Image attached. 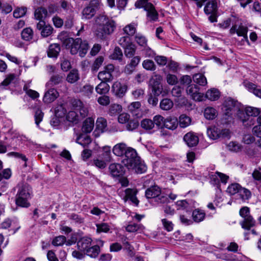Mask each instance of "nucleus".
Listing matches in <instances>:
<instances>
[{
	"mask_svg": "<svg viewBox=\"0 0 261 261\" xmlns=\"http://www.w3.org/2000/svg\"><path fill=\"white\" fill-rule=\"evenodd\" d=\"M112 150L115 155L123 157L122 162L129 170L137 174H142L146 171V165L138 156L136 150L127 146L125 143L116 144Z\"/></svg>",
	"mask_w": 261,
	"mask_h": 261,
	"instance_id": "obj_1",
	"label": "nucleus"
},
{
	"mask_svg": "<svg viewBox=\"0 0 261 261\" xmlns=\"http://www.w3.org/2000/svg\"><path fill=\"white\" fill-rule=\"evenodd\" d=\"M58 39L61 41L66 48L69 49L70 53L75 55L77 53L81 57H84L87 54L89 46L86 40L77 38L74 39L67 36L66 33L62 32L58 35Z\"/></svg>",
	"mask_w": 261,
	"mask_h": 261,
	"instance_id": "obj_2",
	"label": "nucleus"
},
{
	"mask_svg": "<svg viewBox=\"0 0 261 261\" xmlns=\"http://www.w3.org/2000/svg\"><path fill=\"white\" fill-rule=\"evenodd\" d=\"M222 109L225 122L228 123L231 119L238 118L239 114L243 110V106L237 101L228 98L224 101Z\"/></svg>",
	"mask_w": 261,
	"mask_h": 261,
	"instance_id": "obj_3",
	"label": "nucleus"
},
{
	"mask_svg": "<svg viewBox=\"0 0 261 261\" xmlns=\"http://www.w3.org/2000/svg\"><path fill=\"white\" fill-rule=\"evenodd\" d=\"M222 109L225 122L228 123L231 119L238 118L239 114L243 110V106L237 101L228 98L224 101Z\"/></svg>",
	"mask_w": 261,
	"mask_h": 261,
	"instance_id": "obj_4",
	"label": "nucleus"
},
{
	"mask_svg": "<svg viewBox=\"0 0 261 261\" xmlns=\"http://www.w3.org/2000/svg\"><path fill=\"white\" fill-rule=\"evenodd\" d=\"M17 188L16 204L22 207H29L30 206L29 200L31 198L32 194L31 187L26 184L21 183L18 184Z\"/></svg>",
	"mask_w": 261,
	"mask_h": 261,
	"instance_id": "obj_5",
	"label": "nucleus"
},
{
	"mask_svg": "<svg viewBox=\"0 0 261 261\" xmlns=\"http://www.w3.org/2000/svg\"><path fill=\"white\" fill-rule=\"evenodd\" d=\"M88 108L83 106L81 101H78L76 102V106H74L72 110L67 113L66 118L68 121L77 124L88 115Z\"/></svg>",
	"mask_w": 261,
	"mask_h": 261,
	"instance_id": "obj_6",
	"label": "nucleus"
},
{
	"mask_svg": "<svg viewBox=\"0 0 261 261\" xmlns=\"http://www.w3.org/2000/svg\"><path fill=\"white\" fill-rule=\"evenodd\" d=\"M147 198H152L158 203H165L168 202L166 195L161 193L160 188L157 186H154L148 188L145 192Z\"/></svg>",
	"mask_w": 261,
	"mask_h": 261,
	"instance_id": "obj_7",
	"label": "nucleus"
},
{
	"mask_svg": "<svg viewBox=\"0 0 261 261\" xmlns=\"http://www.w3.org/2000/svg\"><path fill=\"white\" fill-rule=\"evenodd\" d=\"M148 0H137L135 3L137 8H144L147 12V16L151 20H155L158 19V13L153 5L148 2Z\"/></svg>",
	"mask_w": 261,
	"mask_h": 261,
	"instance_id": "obj_8",
	"label": "nucleus"
},
{
	"mask_svg": "<svg viewBox=\"0 0 261 261\" xmlns=\"http://www.w3.org/2000/svg\"><path fill=\"white\" fill-rule=\"evenodd\" d=\"M240 216L244 218V221L241 222L242 228L246 229H249L252 227L255 221L253 218L250 215L249 208L247 206L242 207L240 210Z\"/></svg>",
	"mask_w": 261,
	"mask_h": 261,
	"instance_id": "obj_9",
	"label": "nucleus"
},
{
	"mask_svg": "<svg viewBox=\"0 0 261 261\" xmlns=\"http://www.w3.org/2000/svg\"><path fill=\"white\" fill-rule=\"evenodd\" d=\"M99 0H91L88 6L85 8L82 12L83 19H89L91 18L95 14L96 9L100 5Z\"/></svg>",
	"mask_w": 261,
	"mask_h": 261,
	"instance_id": "obj_10",
	"label": "nucleus"
},
{
	"mask_svg": "<svg viewBox=\"0 0 261 261\" xmlns=\"http://www.w3.org/2000/svg\"><path fill=\"white\" fill-rule=\"evenodd\" d=\"M230 131L228 129H219L216 127H212L207 129L208 137L213 140H216L220 137H227L229 136Z\"/></svg>",
	"mask_w": 261,
	"mask_h": 261,
	"instance_id": "obj_11",
	"label": "nucleus"
},
{
	"mask_svg": "<svg viewBox=\"0 0 261 261\" xmlns=\"http://www.w3.org/2000/svg\"><path fill=\"white\" fill-rule=\"evenodd\" d=\"M114 71V66L112 64H109L105 67L102 71L98 74V79L104 82H110L113 79L112 73Z\"/></svg>",
	"mask_w": 261,
	"mask_h": 261,
	"instance_id": "obj_12",
	"label": "nucleus"
},
{
	"mask_svg": "<svg viewBox=\"0 0 261 261\" xmlns=\"http://www.w3.org/2000/svg\"><path fill=\"white\" fill-rule=\"evenodd\" d=\"M187 93L194 100L201 101L203 99V94L199 92V88L194 84L189 85L186 89Z\"/></svg>",
	"mask_w": 261,
	"mask_h": 261,
	"instance_id": "obj_13",
	"label": "nucleus"
},
{
	"mask_svg": "<svg viewBox=\"0 0 261 261\" xmlns=\"http://www.w3.org/2000/svg\"><path fill=\"white\" fill-rule=\"evenodd\" d=\"M128 110L133 116L137 118L141 117L143 115L141 104L139 101L132 102L128 106Z\"/></svg>",
	"mask_w": 261,
	"mask_h": 261,
	"instance_id": "obj_14",
	"label": "nucleus"
},
{
	"mask_svg": "<svg viewBox=\"0 0 261 261\" xmlns=\"http://www.w3.org/2000/svg\"><path fill=\"white\" fill-rule=\"evenodd\" d=\"M37 28L41 31V35L43 37L50 36L54 30L53 28L48 24H46L44 21H40L37 24Z\"/></svg>",
	"mask_w": 261,
	"mask_h": 261,
	"instance_id": "obj_15",
	"label": "nucleus"
},
{
	"mask_svg": "<svg viewBox=\"0 0 261 261\" xmlns=\"http://www.w3.org/2000/svg\"><path fill=\"white\" fill-rule=\"evenodd\" d=\"M1 227L2 228L7 229L11 227V229L13 233H15L20 228L19 222L17 219L11 220L7 218L2 223Z\"/></svg>",
	"mask_w": 261,
	"mask_h": 261,
	"instance_id": "obj_16",
	"label": "nucleus"
},
{
	"mask_svg": "<svg viewBox=\"0 0 261 261\" xmlns=\"http://www.w3.org/2000/svg\"><path fill=\"white\" fill-rule=\"evenodd\" d=\"M247 32L248 28L247 27L244 25H234L232 27V28L230 30V33L231 34H233L237 33V35L239 36H242L244 37V39L248 42V39L247 37Z\"/></svg>",
	"mask_w": 261,
	"mask_h": 261,
	"instance_id": "obj_17",
	"label": "nucleus"
},
{
	"mask_svg": "<svg viewBox=\"0 0 261 261\" xmlns=\"http://www.w3.org/2000/svg\"><path fill=\"white\" fill-rule=\"evenodd\" d=\"M112 91L117 96L122 97L127 91V87L124 84H121L119 81L114 83L112 86Z\"/></svg>",
	"mask_w": 261,
	"mask_h": 261,
	"instance_id": "obj_18",
	"label": "nucleus"
},
{
	"mask_svg": "<svg viewBox=\"0 0 261 261\" xmlns=\"http://www.w3.org/2000/svg\"><path fill=\"white\" fill-rule=\"evenodd\" d=\"M184 140L189 147L195 146L199 142L198 137L193 132L187 133L184 137Z\"/></svg>",
	"mask_w": 261,
	"mask_h": 261,
	"instance_id": "obj_19",
	"label": "nucleus"
},
{
	"mask_svg": "<svg viewBox=\"0 0 261 261\" xmlns=\"http://www.w3.org/2000/svg\"><path fill=\"white\" fill-rule=\"evenodd\" d=\"M130 62L126 65L124 72L127 74L132 73L141 61V57L139 56H134L131 58Z\"/></svg>",
	"mask_w": 261,
	"mask_h": 261,
	"instance_id": "obj_20",
	"label": "nucleus"
},
{
	"mask_svg": "<svg viewBox=\"0 0 261 261\" xmlns=\"http://www.w3.org/2000/svg\"><path fill=\"white\" fill-rule=\"evenodd\" d=\"M58 96V92L54 88H50L45 93L43 101L45 103H49L53 102Z\"/></svg>",
	"mask_w": 261,
	"mask_h": 261,
	"instance_id": "obj_21",
	"label": "nucleus"
},
{
	"mask_svg": "<svg viewBox=\"0 0 261 261\" xmlns=\"http://www.w3.org/2000/svg\"><path fill=\"white\" fill-rule=\"evenodd\" d=\"M109 170L111 175L113 177H118L123 174V167L120 164H111L109 167Z\"/></svg>",
	"mask_w": 261,
	"mask_h": 261,
	"instance_id": "obj_22",
	"label": "nucleus"
},
{
	"mask_svg": "<svg viewBox=\"0 0 261 261\" xmlns=\"http://www.w3.org/2000/svg\"><path fill=\"white\" fill-rule=\"evenodd\" d=\"M125 229L129 232L142 233L145 227L140 223H130L125 227Z\"/></svg>",
	"mask_w": 261,
	"mask_h": 261,
	"instance_id": "obj_23",
	"label": "nucleus"
},
{
	"mask_svg": "<svg viewBox=\"0 0 261 261\" xmlns=\"http://www.w3.org/2000/svg\"><path fill=\"white\" fill-rule=\"evenodd\" d=\"M178 119L175 117L169 116L165 118L164 128L170 130L175 129L178 126Z\"/></svg>",
	"mask_w": 261,
	"mask_h": 261,
	"instance_id": "obj_24",
	"label": "nucleus"
},
{
	"mask_svg": "<svg viewBox=\"0 0 261 261\" xmlns=\"http://www.w3.org/2000/svg\"><path fill=\"white\" fill-rule=\"evenodd\" d=\"M94 126V120L93 118L89 117L83 122L82 128V132L85 133H90Z\"/></svg>",
	"mask_w": 261,
	"mask_h": 261,
	"instance_id": "obj_25",
	"label": "nucleus"
},
{
	"mask_svg": "<svg viewBox=\"0 0 261 261\" xmlns=\"http://www.w3.org/2000/svg\"><path fill=\"white\" fill-rule=\"evenodd\" d=\"M238 118L240 119L243 122L244 125L247 127L253 125L255 122V117L250 116L246 117L243 110H242L241 113L239 114Z\"/></svg>",
	"mask_w": 261,
	"mask_h": 261,
	"instance_id": "obj_26",
	"label": "nucleus"
},
{
	"mask_svg": "<svg viewBox=\"0 0 261 261\" xmlns=\"http://www.w3.org/2000/svg\"><path fill=\"white\" fill-rule=\"evenodd\" d=\"M204 11L206 14H213L217 9V3L215 0H208Z\"/></svg>",
	"mask_w": 261,
	"mask_h": 261,
	"instance_id": "obj_27",
	"label": "nucleus"
},
{
	"mask_svg": "<svg viewBox=\"0 0 261 261\" xmlns=\"http://www.w3.org/2000/svg\"><path fill=\"white\" fill-rule=\"evenodd\" d=\"M137 193V191L136 189H127L125 191L126 199H129L136 205L139 203V200L136 197Z\"/></svg>",
	"mask_w": 261,
	"mask_h": 261,
	"instance_id": "obj_28",
	"label": "nucleus"
},
{
	"mask_svg": "<svg viewBox=\"0 0 261 261\" xmlns=\"http://www.w3.org/2000/svg\"><path fill=\"white\" fill-rule=\"evenodd\" d=\"M91 239L89 238H83L77 243L78 248L81 251H87L91 245Z\"/></svg>",
	"mask_w": 261,
	"mask_h": 261,
	"instance_id": "obj_29",
	"label": "nucleus"
},
{
	"mask_svg": "<svg viewBox=\"0 0 261 261\" xmlns=\"http://www.w3.org/2000/svg\"><path fill=\"white\" fill-rule=\"evenodd\" d=\"M244 85L249 91L253 93L256 96L261 98V89L257 88L256 85L247 82L244 83Z\"/></svg>",
	"mask_w": 261,
	"mask_h": 261,
	"instance_id": "obj_30",
	"label": "nucleus"
},
{
	"mask_svg": "<svg viewBox=\"0 0 261 261\" xmlns=\"http://www.w3.org/2000/svg\"><path fill=\"white\" fill-rule=\"evenodd\" d=\"M179 126L181 128H186L192 123V119L186 114H181L178 119Z\"/></svg>",
	"mask_w": 261,
	"mask_h": 261,
	"instance_id": "obj_31",
	"label": "nucleus"
},
{
	"mask_svg": "<svg viewBox=\"0 0 261 261\" xmlns=\"http://www.w3.org/2000/svg\"><path fill=\"white\" fill-rule=\"evenodd\" d=\"M123 48L124 55L127 58H130L136 54L137 47L133 42Z\"/></svg>",
	"mask_w": 261,
	"mask_h": 261,
	"instance_id": "obj_32",
	"label": "nucleus"
},
{
	"mask_svg": "<svg viewBox=\"0 0 261 261\" xmlns=\"http://www.w3.org/2000/svg\"><path fill=\"white\" fill-rule=\"evenodd\" d=\"M110 90V86L107 82L101 81L96 87L95 91L99 94H106Z\"/></svg>",
	"mask_w": 261,
	"mask_h": 261,
	"instance_id": "obj_33",
	"label": "nucleus"
},
{
	"mask_svg": "<svg viewBox=\"0 0 261 261\" xmlns=\"http://www.w3.org/2000/svg\"><path fill=\"white\" fill-rule=\"evenodd\" d=\"M60 51V47L58 44L55 43L50 45L48 50L47 55L49 57L56 58Z\"/></svg>",
	"mask_w": 261,
	"mask_h": 261,
	"instance_id": "obj_34",
	"label": "nucleus"
},
{
	"mask_svg": "<svg viewBox=\"0 0 261 261\" xmlns=\"http://www.w3.org/2000/svg\"><path fill=\"white\" fill-rule=\"evenodd\" d=\"M177 210H185L186 212L190 213L192 210V206L187 200H182L177 201L176 203Z\"/></svg>",
	"mask_w": 261,
	"mask_h": 261,
	"instance_id": "obj_35",
	"label": "nucleus"
},
{
	"mask_svg": "<svg viewBox=\"0 0 261 261\" xmlns=\"http://www.w3.org/2000/svg\"><path fill=\"white\" fill-rule=\"evenodd\" d=\"M243 111L246 117L250 116L255 117L260 113V111L258 109L252 107H243Z\"/></svg>",
	"mask_w": 261,
	"mask_h": 261,
	"instance_id": "obj_36",
	"label": "nucleus"
},
{
	"mask_svg": "<svg viewBox=\"0 0 261 261\" xmlns=\"http://www.w3.org/2000/svg\"><path fill=\"white\" fill-rule=\"evenodd\" d=\"M141 126L145 130L152 133L153 132L152 129L154 127V125L152 120L146 118L141 121Z\"/></svg>",
	"mask_w": 261,
	"mask_h": 261,
	"instance_id": "obj_37",
	"label": "nucleus"
},
{
	"mask_svg": "<svg viewBox=\"0 0 261 261\" xmlns=\"http://www.w3.org/2000/svg\"><path fill=\"white\" fill-rule=\"evenodd\" d=\"M80 79V75L77 70L72 69L68 74L66 80L68 83L73 84L77 82Z\"/></svg>",
	"mask_w": 261,
	"mask_h": 261,
	"instance_id": "obj_38",
	"label": "nucleus"
},
{
	"mask_svg": "<svg viewBox=\"0 0 261 261\" xmlns=\"http://www.w3.org/2000/svg\"><path fill=\"white\" fill-rule=\"evenodd\" d=\"M91 138L85 134H81L77 137L76 140V142L83 147L88 145L91 143Z\"/></svg>",
	"mask_w": 261,
	"mask_h": 261,
	"instance_id": "obj_39",
	"label": "nucleus"
},
{
	"mask_svg": "<svg viewBox=\"0 0 261 261\" xmlns=\"http://www.w3.org/2000/svg\"><path fill=\"white\" fill-rule=\"evenodd\" d=\"M135 41L141 48L147 45L148 40L142 34L138 33L135 36Z\"/></svg>",
	"mask_w": 261,
	"mask_h": 261,
	"instance_id": "obj_40",
	"label": "nucleus"
},
{
	"mask_svg": "<svg viewBox=\"0 0 261 261\" xmlns=\"http://www.w3.org/2000/svg\"><path fill=\"white\" fill-rule=\"evenodd\" d=\"M122 111V106L119 104L113 103L110 106L108 114L111 116H116Z\"/></svg>",
	"mask_w": 261,
	"mask_h": 261,
	"instance_id": "obj_41",
	"label": "nucleus"
},
{
	"mask_svg": "<svg viewBox=\"0 0 261 261\" xmlns=\"http://www.w3.org/2000/svg\"><path fill=\"white\" fill-rule=\"evenodd\" d=\"M35 17L40 21H44L47 15V10L44 8H38L35 11Z\"/></svg>",
	"mask_w": 261,
	"mask_h": 261,
	"instance_id": "obj_42",
	"label": "nucleus"
},
{
	"mask_svg": "<svg viewBox=\"0 0 261 261\" xmlns=\"http://www.w3.org/2000/svg\"><path fill=\"white\" fill-rule=\"evenodd\" d=\"M220 92L215 88H212L208 90L205 96L207 98L211 100H216L220 97Z\"/></svg>",
	"mask_w": 261,
	"mask_h": 261,
	"instance_id": "obj_43",
	"label": "nucleus"
},
{
	"mask_svg": "<svg viewBox=\"0 0 261 261\" xmlns=\"http://www.w3.org/2000/svg\"><path fill=\"white\" fill-rule=\"evenodd\" d=\"M107 127V120L103 117H99L96 122V128L99 132L102 133L105 132Z\"/></svg>",
	"mask_w": 261,
	"mask_h": 261,
	"instance_id": "obj_44",
	"label": "nucleus"
},
{
	"mask_svg": "<svg viewBox=\"0 0 261 261\" xmlns=\"http://www.w3.org/2000/svg\"><path fill=\"white\" fill-rule=\"evenodd\" d=\"M98 156L107 163L110 162L111 159V147L107 146L103 147L102 152Z\"/></svg>",
	"mask_w": 261,
	"mask_h": 261,
	"instance_id": "obj_45",
	"label": "nucleus"
},
{
	"mask_svg": "<svg viewBox=\"0 0 261 261\" xmlns=\"http://www.w3.org/2000/svg\"><path fill=\"white\" fill-rule=\"evenodd\" d=\"M227 148L230 151L238 152L242 150V145L236 141H231L227 145Z\"/></svg>",
	"mask_w": 261,
	"mask_h": 261,
	"instance_id": "obj_46",
	"label": "nucleus"
},
{
	"mask_svg": "<svg viewBox=\"0 0 261 261\" xmlns=\"http://www.w3.org/2000/svg\"><path fill=\"white\" fill-rule=\"evenodd\" d=\"M115 28V22L112 20H110V21H109V22H108V23L105 24L102 27V30L103 31V33L105 34L109 35L112 33L114 32Z\"/></svg>",
	"mask_w": 261,
	"mask_h": 261,
	"instance_id": "obj_47",
	"label": "nucleus"
},
{
	"mask_svg": "<svg viewBox=\"0 0 261 261\" xmlns=\"http://www.w3.org/2000/svg\"><path fill=\"white\" fill-rule=\"evenodd\" d=\"M193 81L201 86H204L207 84V80L205 76L201 73L195 74L193 76Z\"/></svg>",
	"mask_w": 261,
	"mask_h": 261,
	"instance_id": "obj_48",
	"label": "nucleus"
},
{
	"mask_svg": "<svg viewBox=\"0 0 261 261\" xmlns=\"http://www.w3.org/2000/svg\"><path fill=\"white\" fill-rule=\"evenodd\" d=\"M205 213L200 210H195L193 211L192 216L194 221L200 222L203 220L205 217Z\"/></svg>",
	"mask_w": 261,
	"mask_h": 261,
	"instance_id": "obj_49",
	"label": "nucleus"
},
{
	"mask_svg": "<svg viewBox=\"0 0 261 261\" xmlns=\"http://www.w3.org/2000/svg\"><path fill=\"white\" fill-rule=\"evenodd\" d=\"M62 76L57 75L51 77L50 80L46 84V87L50 88L54 85L60 83L62 81Z\"/></svg>",
	"mask_w": 261,
	"mask_h": 261,
	"instance_id": "obj_50",
	"label": "nucleus"
},
{
	"mask_svg": "<svg viewBox=\"0 0 261 261\" xmlns=\"http://www.w3.org/2000/svg\"><path fill=\"white\" fill-rule=\"evenodd\" d=\"M204 116L207 119H213L217 116V112L214 108L207 107L204 110Z\"/></svg>",
	"mask_w": 261,
	"mask_h": 261,
	"instance_id": "obj_51",
	"label": "nucleus"
},
{
	"mask_svg": "<svg viewBox=\"0 0 261 261\" xmlns=\"http://www.w3.org/2000/svg\"><path fill=\"white\" fill-rule=\"evenodd\" d=\"M173 106L172 101L168 98L163 99L160 102L161 108L165 111L171 109Z\"/></svg>",
	"mask_w": 261,
	"mask_h": 261,
	"instance_id": "obj_52",
	"label": "nucleus"
},
{
	"mask_svg": "<svg viewBox=\"0 0 261 261\" xmlns=\"http://www.w3.org/2000/svg\"><path fill=\"white\" fill-rule=\"evenodd\" d=\"M33 36V30L30 28H27L23 30L21 32V37L25 41L31 40Z\"/></svg>",
	"mask_w": 261,
	"mask_h": 261,
	"instance_id": "obj_53",
	"label": "nucleus"
},
{
	"mask_svg": "<svg viewBox=\"0 0 261 261\" xmlns=\"http://www.w3.org/2000/svg\"><path fill=\"white\" fill-rule=\"evenodd\" d=\"M165 119L162 116L160 115H157L153 117V122L154 125H156L159 128H163L164 126Z\"/></svg>",
	"mask_w": 261,
	"mask_h": 261,
	"instance_id": "obj_54",
	"label": "nucleus"
},
{
	"mask_svg": "<svg viewBox=\"0 0 261 261\" xmlns=\"http://www.w3.org/2000/svg\"><path fill=\"white\" fill-rule=\"evenodd\" d=\"M143 67L147 70L154 71L156 69V66L153 61L146 59L142 62Z\"/></svg>",
	"mask_w": 261,
	"mask_h": 261,
	"instance_id": "obj_55",
	"label": "nucleus"
},
{
	"mask_svg": "<svg viewBox=\"0 0 261 261\" xmlns=\"http://www.w3.org/2000/svg\"><path fill=\"white\" fill-rule=\"evenodd\" d=\"M241 188V187L239 184L234 183L231 184L228 187L226 191L230 195H234L235 194L240 192Z\"/></svg>",
	"mask_w": 261,
	"mask_h": 261,
	"instance_id": "obj_56",
	"label": "nucleus"
},
{
	"mask_svg": "<svg viewBox=\"0 0 261 261\" xmlns=\"http://www.w3.org/2000/svg\"><path fill=\"white\" fill-rule=\"evenodd\" d=\"M123 31L128 36H133L136 33V25L135 23L129 24L123 28Z\"/></svg>",
	"mask_w": 261,
	"mask_h": 261,
	"instance_id": "obj_57",
	"label": "nucleus"
},
{
	"mask_svg": "<svg viewBox=\"0 0 261 261\" xmlns=\"http://www.w3.org/2000/svg\"><path fill=\"white\" fill-rule=\"evenodd\" d=\"M110 20L105 15H99L95 19V24L99 27H102L105 24L108 23Z\"/></svg>",
	"mask_w": 261,
	"mask_h": 261,
	"instance_id": "obj_58",
	"label": "nucleus"
},
{
	"mask_svg": "<svg viewBox=\"0 0 261 261\" xmlns=\"http://www.w3.org/2000/svg\"><path fill=\"white\" fill-rule=\"evenodd\" d=\"M99 252V247L97 245L90 247L86 251L87 255L91 257H96Z\"/></svg>",
	"mask_w": 261,
	"mask_h": 261,
	"instance_id": "obj_59",
	"label": "nucleus"
},
{
	"mask_svg": "<svg viewBox=\"0 0 261 261\" xmlns=\"http://www.w3.org/2000/svg\"><path fill=\"white\" fill-rule=\"evenodd\" d=\"M252 175L257 188L261 190V172L257 170H255Z\"/></svg>",
	"mask_w": 261,
	"mask_h": 261,
	"instance_id": "obj_60",
	"label": "nucleus"
},
{
	"mask_svg": "<svg viewBox=\"0 0 261 261\" xmlns=\"http://www.w3.org/2000/svg\"><path fill=\"white\" fill-rule=\"evenodd\" d=\"M141 49L142 54L144 55L145 57L152 58L155 55V52L148 46V44Z\"/></svg>",
	"mask_w": 261,
	"mask_h": 261,
	"instance_id": "obj_61",
	"label": "nucleus"
},
{
	"mask_svg": "<svg viewBox=\"0 0 261 261\" xmlns=\"http://www.w3.org/2000/svg\"><path fill=\"white\" fill-rule=\"evenodd\" d=\"M257 125L252 128V132L254 135L258 137H261V115L257 119Z\"/></svg>",
	"mask_w": 261,
	"mask_h": 261,
	"instance_id": "obj_62",
	"label": "nucleus"
},
{
	"mask_svg": "<svg viewBox=\"0 0 261 261\" xmlns=\"http://www.w3.org/2000/svg\"><path fill=\"white\" fill-rule=\"evenodd\" d=\"M111 58L113 60L121 61L123 58L121 49L118 47H115L113 54L111 55Z\"/></svg>",
	"mask_w": 261,
	"mask_h": 261,
	"instance_id": "obj_63",
	"label": "nucleus"
},
{
	"mask_svg": "<svg viewBox=\"0 0 261 261\" xmlns=\"http://www.w3.org/2000/svg\"><path fill=\"white\" fill-rule=\"evenodd\" d=\"M96 226L97 227L96 232L97 233H107L109 231L110 229V226H109V225L106 223L97 224Z\"/></svg>",
	"mask_w": 261,
	"mask_h": 261,
	"instance_id": "obj_64",
	"label": "nucleus"
}]
</instances>
